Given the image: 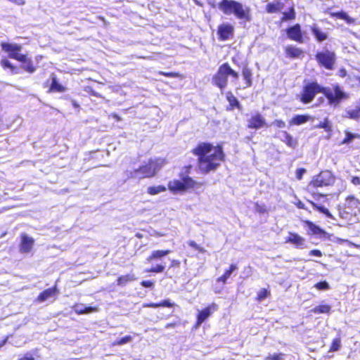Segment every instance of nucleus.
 Here are the masks:
<instances>
[{
	"instance_id": "1",
	"label": "nucleus",
	"mask_w": 360,
	"mask_h": 360,
	"mask_svg": "<svg viewBox=\"0 0 360 360\" xmlns=\"http://www.w3.org/2000/svg\"><path fill=\"white\" fill-rule=\"evenodd\" d=\"M319 94L324 95L328 104L331 107H338L342 102L349 98V94L346 92L338 84H333L331 87H329L322 86L316 81H311L303 86L297 98L302 103L308 104L311 103Z\"/></svg>"
},
{
	"instance_id": "2",
	"label": "nucleus",
	"mask_w": 360,
	"mask_h": 360,
	"mask_svg": "<svg viewBox=\"0 0 360 360\" xmlns=\"http://www.w3.org/2000/svg\"><path fill=\"white\" fill-rule=\"evenodd\" d=\"M191 153L198 157V166L202 174L217 170L226 158L222 143L214 146L210 142H200Z\"/></svg>"
},
{
	"instance_id": "3",
	"label": "nucleus",
	"mask_w": 360,
	"mask_h": 360,
	"mask_svg": "<svg viewBox=\"0 0 360 360\" xmlns=\"http://www.w3.org/2000/svg\"><path fill=\"white\" fill-rule=\"evenodd\" d=\"M166 163L165 158H150L139 168L127 172V178L142 179L154 177Z\"/></svg>"
},
{
	"instance_id": "4",
	"label": "nucleus",
	"mask_w": 360,
	"mask_h": 360,
	"mask_svg": "<svg viewBox=\"0 0 360 360\" xmlns=\"http://www.w3.org/2000/svg\"><path fill=\"white\" fill-rule=\"evenodd\" d=\"M191 169V165L184 167V171L179 173L180 179L169 181L167 184L168 189L173 193H176L202 186L204 184L202 182H198L189 176Z\"/></svg>"
},
{
	"instance_id": "5",
	"label": "nucleus",
	"mask_w": 360,
	"mask_h": 360,
	"mask_svg": "<svg viewBox=\"0 0 360 360\" xmlns=\"http://www.w3.org/2000/svg\"><path fill=\"white\" fill-rule=\"evenodd\" d=\"M218 8L224 14H233L236 18L245 22H250L252 20L251 9L236 0H221L218 4Z\"/></svg>"
},
{
	"instance_id": "6",
	"label": "nucleus",
	"mask_w": 360,
	"mask_h": 360,
	"mask_svg": "<svg viewBox=\"0 0 360 360\" xmlns=\"http://www.w3.org/2000/svg\"><path fill=\"white\" fill-rule=\"evenodd\" d=\"M172 252V250H155L146 257V261L148 264H154L146 272L150 274H160L165 270V264L162 262V258Z\"/></svg>"
},
{
	"instance_id": "7",
	"label": "nucleus",
	"mask_w": 360,
	"mask_h": 360,
	"mask_svg": "<svg viewBox=\"0 0 360 360\" xmlns=\"http://www.w3.org/2000/svg\"><path fill=\"white\" fill-rule=\"evenodd\" d=\"M314 57L321 68L328 70H332L335 68L337 57L333 51L325 49L321 51H317Z\"/></svg>"
},
{
	"instance_id": "8",
	"label": "nucleus",
	"mask_w": 360,
	"mask_h": 360,
	"mask_svg": "<svg viewBox=\"0 0 360 360\" xmlns=\"http://www.w3.org/2000/svg\"><path fill=\"white\" fill-rule=\"evenodd\" d=\"M335 181V176L328 170L321 171L314 176L309 184V187L319 188L333 185Z\"/></svg>"
},
{
	"instance_id": "9",
	"label": "nucleus",
	"mask_w": 360,
	"mask_h": 360,
	"mask_svg": "<svg viewBox=\"0 0 360 360\" xmlns=\"http://www.w3.org/2000/svg\"><path fill=\"white\" fill-rule=\"evenodd\" d=\"M228 77V63L226 62L219 67L217 71L212 77V82L213 85L217 86L221 90H223L227 86Z\"/></svg>"
},
{
	"instance_id": "10",
	"label": "nucleus",
	"mask_w": 360,
	"mask_h": 360,
	"mask_svg": "<svg viewBox=\"0 0 360 360\" xmlns=\"http://www.w3.org/2000/svg\"><path fill=\"white\" fill-rule=\"evenodd\" d=\"M219 309L216 303H212L200 310L196 315V321L195 327H199L204 321H205L212 314Z\"/></svg>"
},
{
	"instance_id": "11",
	"label": "nucleus",
	"mask_w": 360,
	"mask_h": 360,
	"mask_svg": "<svg viewBox=\"0 0 360 360\" xmlns=\"http://www.w3.org/2000/svg\"><path fill=\"white\" fill-rule=\"evenodd\" d=\"M266 127L267 123L264 117L259 112L251 114L247 120V128L249 129L257 130Z\"/></svg>"
},
{
	"instance_id": "12",
	"label": "nucleus",
	"mask_w": 360,
	"mask_h": 360,
	"mask_svg": "<svg viewBox=\"0 0 360 360\" xmlns=\"http://www.w3.org/2000/svg\"><path fill=\"white\" fill-rule=\"evenodd\" d=\"M217 34L219 41L231 39L234 35V27L228 22L221 23L217 27Z\"/></svg>"
},
{
	"instance_id": "13",
	"label": "nucleus",
	"mask_w": 360,
	"mask_h": 360,
	"mask_svg": "<svg viewBox=\"0 0 360 360\" xmlns=\"http://www.w3.org/2000/svg\"><path fill=\"white\" fill-rule=\"evenodd\" d=\"M285 32L289 39L300 44L304 42V34L300 24L296 23L286 28Z\"/></svg>"
},
{
	"instance_id": "14",
	"label": "nucleus",
	"mask_w": 360,
	"mask_h": 360,
	"mask_svg": "<svg viewBox=\"0 0 360 360\" xmlns=\"http://www.w3.org/2000/svg\"><path fill=\"white\" fill-rule=\"evenodd\" d=\"M1 49L8 54L10 58L18 60L20 56L23 53H20L22 50V46L18 44H10L7 42L1 43Z\"/></svg>"
},
{
	"instance_id": "15",
	"label": "nucleus",
	"mask_w": 360,
	"mask_h": 360,
	"mask_svg": "<svg viewBox=\"0 0 360 360\" xmlns=\"http://www.w3.org/2000/svg\"><path fill=\"white\" fill-rule=\"evenodd\" d=\"M304 225L308 228L307 234L311 236H316L319 238H327V233L318 225L309 220L302 221Z\"/></svg>"
},
{
	"instance_id": "16",
	"label": "nucleus",
	"mask_w": 360,
	"mask_h": 360,
	"mask_svg": "<svg viewBox=\"0 0 360 360\" xmlns=\"http://www.w3.org/2000/svg\"><path fill=\"white\" fill-rule=\"evenodd\" d=\"M285 243L295 246L296 248L302 249L305 247V239L298 233L289 231L288 236L285 238Z\"/></svg>"
},
{
	"instance_id": "17",
	"label": "nucleus",
	"mask_w": 360,
	"mask_h": 360,
	"mask_svg": "<svg viewBox=\"0 0 360 360\" xmlns=\"http://www.w3.org/2000/svg\"><path fill=\"white\" fill-rule=\"evenodd\" d=\"M34 243V240L28 236L25 233L20 235V242L19 244V250L21 253L26 254L32 250Z\"/></svg>"
},
{
	"instance_id": "18",
	"label": "nucleus",
	"mask_w": 360,
	"mask_h": 360,
	"mask_svg": "<svg viewBox=\"0 0 360 360\" xmlns=\"http://www.w3.org/2000/svg\"><path fill=\"white\" fill-rule=\"evenodd\" d=\"M17 61L21 63V68L27 73L32 74L37 69V67L27 54L23 53Z\"/></svg>"
},
{
	"instance_id": "19",
	"label": "nucleus",
	"mask_w": 360,
	"mask_h": 360,
	"mask_svg": "<svg viewBox=\"0 0 360 360\" xmlns=\"http://www.w3.org/2000/svg\"><path fill=\"white\" fill-rule=\"evenodd\" d=\"M72 308L74 312L77 315L91 314L98 311L97 306H82V304L79 303H75Z\"/></svg>"
},
{
	"instance_id": "20",
	"label": "nucleus",
	"mask_w": 360,
	"mask_h": 360,
	"mask_svg": "<svg viewBox=\"0 0 360 360\" xmlns=\"http://www.w3.org/2000/svg\"><path fill=\"white\" fill-rule=\"evenodd\" d=\"M58 292L59 291L57 285H55L53 287L47 288L41 292L37 297V301L39 302H44L50 297L57 295Z\"/></svg>"
},
{
	"instance_id": "21",
	"label": "nucleus",
	"mask_w": 360,
	"mask_h": 360,
	"mask_svg": "<svg viewBox=\"0 0 360 360\" xmlns=\"http://www.w3.org/2000/svg\"><path fill=\"white\" fill-rule=\"evenodd\" d=\"M226 98L229 102V105L226 106V110L231 111L236 108L240 110L242 109L240 102L231 91H229L226 93Z\"/></svg>"
},
{
	"instance_id": "22",
	"label": "nucleus",
	"mask_w": 360,
	"mask_h": 360,
	"mask_svg": "<svg viewBox=\"0 0 360 360\" xmlns=\"http://www.w3.org/2000/svg\"><path fill=\"white\" fill-rule=\"evenodd\" d=\"M285 56L289 58H298L303 56V51L292 45L287 46L285 48Z\"/></svg>"
},
{
	"instance_id": "23",
	"label": "nucleus",
	"mask_w": 360,
	"mask_h": 360,
	"mask_svg": "<svg viewBox=\"0 0 360 360\" xmlns=\"http://www.w3.org/2000/svg\"><path fill=\"white\" fill-rule=\"evenodd\" d=\"M65 90H66V88L63 85H62L58 82L56 76L54 74H53L51 75V84L49 86L48 92L49 93H54V92L62 93V92L65 91Z\"/></svg>"
},
{
	"instance_id": "24",
	"label": "nucleus",
	"mask_w": 360,
	"mask_h": 360,
	"mask_svg": "<svg viewBox=\"0 0 360 360\" xmlns=\"http://www.w3.org/2000/svg\"><path fill=\"white\" fill-rule=\"evenodd\" d=\"M346 117L356 121L360 120V99L356 102L354 108L346 111Z\"/></svg>"
},
{
	"instance_id": "25",
	"label": "nucleus",
	"mask_w": 360,
	"mask_h": 360,
	"mask_svg": "<svg viewBox=\"0 0 360 360\" xmlns=\"http://www.w3.org/2000/svg\"><path fill=\"white\" fill-rule=\"evenodd\" d=\"M236 269H238L237 264H230L229 268L224 271V274L217 278V282L221 283L222 284H226L227 280L231 277L232 272Z\"/></svg>"
},
{
	"instance_id": "26",
	"label": "nucleus",
	"mask_w": 360,
	"mask_h": 360,
	"mask_svg": "<svg viewBox=\"0 0 360 360\" xmlns=\"http://www.w3.org/2000/svg\"><path fill=\"white\" fill-rule=\"evenodd\" d=\"M310 30L318 42H322L328 38V34L322 32L316 25L311 26Z\"/></svg>"
},
{
	"instance_id": "27",
	"label": "nucleus",
	"mask_w": 360,
	"mask_h": 360,
	"mask_svg": "<svg viewBox=\"0 0 360 360\" xmlns=\"http://www.w3.org/2000/svg\"><path fill=\"white\" fill-rule=\"evenodd\" d=\"M242 76L245 79V87H250L252 85V70L247 65H244L241 72Z\"/></svg>"
},
{
	"instance_id": "28",
	"label": "nucleus",
	"mask_w": 360,
	"mask_h": 360,
	"mask_svg": "<svg viewBox=\"0 0 360 360\" xmlns=\"http://www.w3.org/2000/svg\"><path fill=\"white\" fill-rule=\"evenodd\" d=\"M312 120V118L308 115H296L292 117L290 120V125H301L308 121Z\"/></svg>"
},
{
	"instance_id": "29",
	"label": "nucleus",
	"mask_w": 360,
	"mask_h": 360,
	"mask_svg": "<svg viewBox=\"0 0 360 360\" xmlns=\"http://www.w3.org/2000/svg\"><path fill=\"white\" fill-rule=\"evenodd\" d=\"M0 65L4 70L8 69L12 75L20 73V68L11 63L7 58L1 59Z\"/></svg>"
},
{
	"instance_id": "30",
	"label": "nucleus",
	"mask_w": 360,
	"mask_h": 360,
	"mask_svg": "<svg viewBox=\"0 0 360 360\" xmlns=\"http://www.w3.org/2000/svg\"><path fill=\"white\" fill-rule=\"evenodd\" d=\"M329 15L331 18L344 20L348 24H352L355 21V19L349 17L345 11H342L338 12H330Z\"/></svg>"
},
{
	"instance_id": "31",
	"label": "nucleus",
	"mask_w": 360,
	"mask_h": 360,
	"mask_svg": "<svg viewBox=\"0 0 360 360\" xmlns=\"http://www.w3.org/2000/svg\"><path fill=\"white\" fill-rule=\"evenodd\" d=\"M135 280L136 278L132 274L122 275L116 279V284L118 286L124 287Z\"/></svg>"
},
{
	"instance_id": "32",
	"label": "nucleus",
	"mask_w": 360,
	"mask_h": 360,
	"mask_svg": "<svg viewBox=\"0 0 360 360\" xmlns=\"http://www.w3.org/2000/svg\"><path fill=\"white\" fill-rule=\"evenodd\" d=\"M174 303L171 302L169 300H164L160 302H148L143 304V307L148 308H158V307H173Z\"/></svg>"
},
{
	"instance_id": "33",
	"label": "nucleus",
	"mask_w": 360,
	"mask_h": 360,
	"mask_svg": "<svg viewBox=\"0 0 360 360\" xmlns=\"http://www.w3.org/2000/svg\"><path fill=\"white\" fill-rule=\"evenodd\" d=\"M307 202L312 206V207L315 210L319 211V212L325 214L328 218H332L333 217V216H332L331 213L330 212V211L326 207H325L324 206L321 205H318L317 203H316L314 201L310 200H307Z\"/></svg>"
},
{
	"instance_id": "34",
	"label": "nucleus",
	"mask_w": 360,
	"mask_h": 360,
	"mask_svg": "<svg viewBox=\"0 0 360 360\" xmlns=\"http://www.w3.org/2000/svg\"><path fill=\"white\" fill-rule=\"evenodd\" d=\"M284 139L282 140L288 147L295 148L297 141L286 131H283Z\"/></svg>"
},
{
	"instance_id": "35",
	"label": "nucleus",
	"mask_w": 360,
	"mask_h": 360,
	"mask_svg": "<svg viewBox=\"0 0 360 360\" xmlns=\"http://www.w3.org/2000/svg\"><path fill=\"white\" fill-rule=\"evenodd\" d=\"M331 311V307L329 304H319L314 307L311 311L319 314H329Z\"/></svg>"
},
{
	"instance_id": "36",
	"label": "nucleus",
	"mask_w": 360,
	"mask_h": 360,
	"mask_svg": "<svg viewBox=\"0 0 360 360\" xmlns=\"http://www.w3.org/2000/svg\"><path fill=\"white\" fill-rule=\"evenodd\" d=\"M282 8V4L279 1L276 3H269L265 7V10L268 13H274L279 11Z\"/></svg>"
},
{
	"instance_id": "37",
	"label": "nucleus",
	"mask_w": 360,
	"mask_h": 360,
	"mask_svg": "<svg viewBox=\"0 0 360 360\" xmlns=\"http://www.w3.org/2000/svg\"><path fill=\"white\" fill-rule=\"evenodd\" d=\"M166 191V187L162 185L150 186L147 189V193L151 195L158 194Z\"/></svg>"
},
{
	"instance_id": "38",
	"label": "nucleus",
	"mask_w": 360,
	"mask_h": 360,
	"mask_svg": "<svg viewBox=\"0 0 360 360\" xmlns=\"http://www.w3.org/2000/svg\"><path fill=\"white\" fill-rule=\"evenodd\" d=\"M295 18V12L293 6L290 7L287 12L283 13L281 21L292 20Z\"/></svg>"
},
{
	"instance_id": "39",
	"label": "nucleus",
	"mask_w": 360,
	"mask_h": 360,
	"mask_svg": "<svg viewBox=\"0 0 360 360\" xmlns=\"http://www.w3.org/2000/svg\"><path fill=\"white\" fill-rule=\"evenodd\" d=\"M317 129H323L326 131L328 132L331 131V125L329 122L328 117H325L323 120L319 122L316 126Z\"/></svg>"
},
{
	"instance_id": "40",
	"label": "nucleus",
	"mask_w": 360,
	"mask_h": 360,
	"mask_svg": "<svg viewBox=\"0 0 360 360\" xmlns=\"http://www.w3.org/2000/svg\"><path fill=\"white\" fill-rule=\"evenodd\" d=\"M341 347V340L340 338H334L330 345L329 352H333L338 351Z\"/></svg>"
},
{
	"instance_id": "41",
	"label": "nucleus",
	"mask_w": 360,
	"mask_h": 360,
	"mask_svg": "<svg viewBox=\"0 0 360 360\" xmlns=\"http://www.w3.org/2000/svg\"><path fill=\"white\" fill-rule=\"evenodd\" d=\"M270 295V291L266 288H262L257 294L256 300L262 302Z\"/></svg>"
},
{
	"instance_id": "42",
	"label": "nucleus",
	"mask_w": 360,
	"mask_h": 360,
	"mask_svg": "<svg viewBox=\"0 0 360 360\" xmlns=\"http://www.w3.org/2000/svg\"><path fill=\"white\" fill-rule=\"evenodd\" d=\"M132 340V337L131 335H126L119 340L113 342L111 345L112 346H119L127 344Z\"/></svg>"
},
{
	"instance_id": "43",
	"label": "nucleus",
	"mask_w": 360,
	"mask_h": 360,
	"mask_svg": "<svg viewBox=\"0 0 360 360\" xmlns=\"http://www.w3.org/2000/svg\"><path fill=\"white\" fill-rule=\"evenodd\" d=\"M285 356V354L282 352L274 353L266 356L264 360H284Z\"/></svg>"
},
{
	"instance_id": "44",
	"label": "nucleus",
	"mask_w": 360,
	"mask_h": 360,
	"mask_svg": "<svg viewBox=\"0 0 360 360\" xmlns=\"http://www.w3.org/2000/svg\"><path fill=\"white\" fill-rule=\"evenodd\" d=\"M159 75H162L167 77H172V78H180L182 77L181 74L176 72H163L159 71L158 72Z\"/></svg>"
},
{
	"instance_id": "45",
	"label": "nucleus",
	"mask_w": 360,
	"mask_h": 360,
	"mask_svg": "<svg viewBox=\"0 0 360 360\" xmlns=\"http://www.w3.org/2000/svg\"><path fill=\"white\" fill-rule=\"evenodd\" d=\"M314 287L319 290H327L330 289L328 283L326 281H321L314 284Z\"/></svg>"
},
{
	"instance_id": "46",
	"label": "nucleus",
	"mask_w": 360,
	"mask_h": 360,
	"mask_svg": "<svg viewBox=\"0 0 360 360\" xmlns=\"http://www.w3.org/2000/svg\"><path fill=\"white\" fill-rule=\"evenodd\" d=\"M188 245H189V247L198 251L199 253H205L206 252L205 249L203 247L198 245L194 240H189L188 242Z\"/></svg>"
},
{
	"instance_id": "47",
	"label": "nucleus",
	"mask_w": 360,
	"mask_h": 360,
	"mask_svg": "<svg viewBox=\"0 0 360 360\" xmlns=\"http://www.w3.org/2000/svg\"><path fill=\"white\" fill-rule=\"evenodd\" d=\"M345 201L350 205L357 206L359 204V200L354 195H348L345 198Z\"/></svg>"
},
{
	"instance_id": "48",
	"label": "nucleus",
	"mask_w": 360,
	"mask_h": 360,
	"mask_svg": "<svg viewBox=\"0 0 360 360\" xmlns=\"http://www.w3.org/2000/svg\"><path fill=\"white\" fill-rule=\"evenodd\" d=\"M255 212L259 214H264L267 212V208L265 205H260L258 202H255Z\"/></svg>"
},
{
	"instance_id": "49",
	"label": "nucleus",
	"mask_w": 360,
	"mask_h": 360,
	"mask_svg": "<svg viewBox=\"0 0 360 360\" xmlns=\"http://www.w3.org/2000/svg\"><path fill=\"white\" fill-rule=\"evenodd\" d=\"M85 91L88 92L91 96L97 97V98H103L102 95L98 92H96L92 87L87 86L85 89Z\"/></svg>"
},
{
	"instance_id": "50",
	"label": "nucleus",
	"mask_w": 360,
	"mask_h": 360,
	"mask_svg": "<svg viewBox=\"0 0 360 360\" xmlns=\"http://www.w3.org/2000/svg\"><path fill=\"white\" fill-rule=\"evenodd\" d=\"M272 124L279 129H282L285 127V122L283 120H281V119H276V120H274V122H272Z\"/></svg>"
},
{
	"instance_id": "51",
	"label": "nucleus",
	"mask_w": 360,
	"mask_h": 360,
	"mask_svg": "<svg viewBox=\"0 0 360 360\" xmlns=\"http://www.w3.org/2000/svg\"><path fill=\"white\" fill-rule=\"evenodd\" d=\"M228 73H229V76L232 77L233 79H238V77H239L238 73L236 71H235L233 69H232L229 63H228Z\"/></svg>"
},
{
	"instance_id": "52",
	"label": "nucleus",
	"mask_w": 360,
	"mask_h": 360,
	"mask_svg": "<svg viewBox=\"0 0 360 360\" xmlns=\"http://www.w3.org/2000/svg\"><path fill=\"white\" fill-rule=\"evenodd\" d=\"M354 138V135L350 132H346L345 139L342 141V143L345 144L349 143Z\"/></svg>"
},
{
	"instance_id": "53",
	"label": "nucleus",
	"mask_w": 360,
	"mask_h": 360,
	"mask_svg": "<svg viewBox=\"0 0 360 360\" xmlns=\"http://www.w3.org/2000/svg\"><path fill=\"white\" fill-rule=\"evenodd\" d=\"M306 169L304 168H299L295 172L296 178L297 180H301L304 174L306 173Z\"/></svg>"
},
{
	"instance_id": "54",
	"label": "nucleus",
	"mask_w": 360,
	"mask_h": 360,
	"mask_svg": "<svg viewBox=\"0 0 360 360\" xmlns=\"http://www.w3.org/2000/svg\"><path fill=\"white\" fill-rule=\"evenodd\" d=\"M141 286L152 288L154 287V282L150 280H145L141 282Z\"/></svg>"
},
{
	"instance_id": "55",
	"label": "nucleus",
	"mask_w": 360,
	"mask_h": 360,
	"mask_svg": "<svg viewBox=\"0 0 360 360\" xmlns=\"http://www.w3.org/2000/svg\"><path fill=\"white\" fill-rule=\"evenodd\" d=\"M181 265V262L178 259H172L169 268H179Z\"/></svg>"
},
{
	"instance_id": "56",
	"label": "nucleus",
	"mask_w": 360,
	"mask_h": 360,
	"mask_svg": "<svg viewBox=\"0 0 360 360\" xmlns=\"http://www.w3.org/2000/svg\"><path fill=\"white\" fill-rule=\"evenodd\" d=\"M18 360H35V358L31 353L27 352Z\"/></svg>"
},
{
	"instance_id": "57",
	"label": "nucleus",
	"mask_w": 360,
	"mask_h": 360,
	"mask_svg": "<svg viewBox=\"0 0 360 360\" xmlns=\"http://www.w3.org/2000/svg\"><path fill=\"white\" fill-rule=\"evenodd\" d=\"M309 255L319 257L323 255L321 251L317 249L311 250V251H309Z\"/></svg>"
},
{
	"instance_id": "58",
	"label": "nucleus",
	"mask_w": 360,
	"mask_h": 360,
	"mask_svg": "<svg viewBox=\"0 0 360 360\" xmlns=\"http://www.w3.org/2000/svg\"><path fill=\"white\" fill-rule=\"evenodd\" d=\"M338 75L342 78H345L347 75V70L344 68H340L338 70Z\"/></svg>"
},
{
	"instance_id": "59",
	"label": "nucleus",
	"mask_w": 360,
	"mask_h": 360,
	"mask_svg": "<svg viewBox=\"0 0 360 360\" xmlns=\"http://www.w3.org/2000/svg\"><path fill=\"white\" fill-rule=\"evenodd\" d=\"M351 183L355 186L360 184V178L357 176H352L351 179Z\"/></svg>"
},
{
	"instance_id": "60",
	"label": "nucleus",
	"mask_w": 360,
	"mask_h": 360,
	"mask_svg": "<svg viewBox=\"0 0 360 360\" xmlns=\"http://www.w3.org/2000/svg\"><path fill=\"white\" fill-rule=\"evenodd\" d=\"M109 117L113 118L117 122H120V121L122 120V118L120 117V116L118 114L115 113V112L111 113L109 115Z\"/></svg>"
},
{
	"instance_id": "61",
	"label": "nucleus",
	"mask_w": 360,
	"mask_h": 360,
	"mask_svg": "<svg viewBox=\"0 0 360 360\" xmlns=\"http://www.w3.org/2000/svg\"><path fill=\"white\" fill-rule=\"evenodd\" d=\"M295 205L299 209H302V210L306 209L304 204L300 200H298L297 202H295Z\"/></svg>"
},
{
	"instance_id": "62",
	"label": "nucleus",
	"mask_w": 360,
	"mask_h": 360,
	"mask_svg": "<svg viewBox=\"0 0 360 360\" xmlns=\"http://www.w3.org/2000/svg\"><path fill=\"white\" fill-rule=\"evenodd\" d=\"M8 338L9 336L7 335L2 340L0 341V349L6 344V342L8 340Z\"/></svg>"
},
{
	"instance_id": "63",
	"label": "nucleus",
	"mask_w": 360,
	"mask_h": 360,
	"mask_svg": "<svg viewBox=\"0 0 360 360\" xmlns=\"http://www.w3.org/2000/svg\"><path fill=\"white\" fill-rule=\"evenodd\" d=\"M312 195L313 197L315 198V199H319L320 198H324L326 197V195L325 194H323V193H312Z\"/></svg>"
},
{
	"instance_id": "64",
	"label": "nucleus",
	"mask_w": 360,
	"mask_h": 360,
	"mask_svg": "<svg viewBox=\"0 0 360 360\" xmlns=\"http://www.w3.org/2000/svg\"><path fill=\"white\" fill-rule=\"evenodd\" d=\"M176 326V322H172V323H168L165 325V328H174Z\"/></svg>"
}]
</instances>
